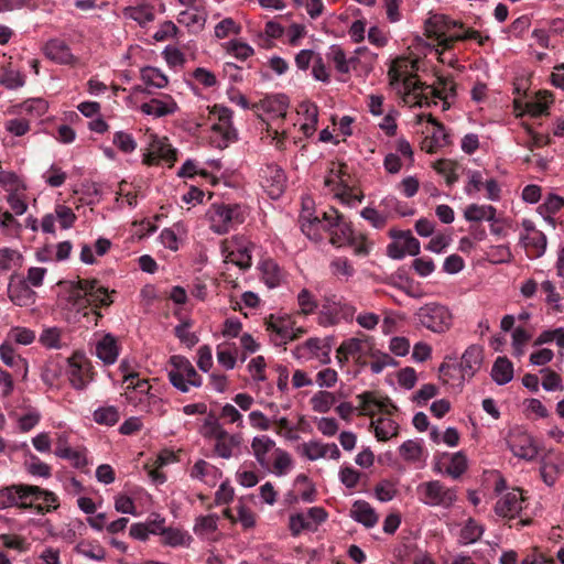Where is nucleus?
Returning a JSON list of instances; mask_svg holds the SVG:
<instances>
[{
    "label": "nucleus",
    "mask_w": 564,
    "mask_h": 564,
    "mask_svg": "<svg viewBox=\"0 0 564 564\" xmlns=\"http://www.w3.org/2000/svg\"><path fill=\"white\" fill-rule=\"evenodd\" d=\"M275 442L267 435L254 436L251 441L252 454L257 463L265 470L271 471L269 454H274Z\"/></svg>",
    "instance_id": "6ab92c4d"
},
{
    "label": "nucleus",
    "mask_w": 564,
    "mask_h": 564,
    "mask_svg": "<svg viewBox=\"0 0 564 564\" xmlns=\"http://www.w3.org/2000/svg\"><path fill=\"white\" fill-rule=\"evenodd\" d=\"M19 107L21 112H24L33 118H39L46 113L48 104L42 98H32L25 100Z\"/></svg>",
    "instance_id": "a18cd8bd"
},
{
    "label": "nucleus",
    "mask_w": 564,
    "mask_h": 564,
    "mask_svg": "<svg viewBox=\"0 0 564 564\" xmlns=\"http://www.w3.org/2000/svg\"><path fill=\"white\" fill-rule=\"evenodd\" d=\"M96 355L107 365H111L117 360L118 347L113 336L107 334L96 345Z\"/></svg>",
    "instance_id": "2f4dec72"
},
{
    "label": "nucleus",
    "mask_w": 564,
    "mask_h": 564,
    "mask_svg": "<svg viewBox=\"0 0 564 564\" xmlns=\"http://www.w3.org/2000/svg\"><path fill=\"white\" fill-rule=\"evenodd\" d=\"M335 401V395L328 391H318L311 399L313 410L318 413L328 412L334 405Z\"/></svg>",
    "instance_id": "8fccbe9b"
},
{
    "label": "nucleus",
    "mask_w": 564,
    "mask_h": 564,
    "mask_svg": "<svg viewBox=\"0 0 564 564\" xmlns=\"http://www.w3.org/2000/svg\"><path fill=\"white\" fill-rule=\"evenodd\" d=\"M523 498L519 489L503 495L495 506V512L503 518H514L522 510Z\"/></svg>",
    "instance_id": "aec40b11"
},
{
    "label": "nucleus",
    "mask_w": 564,
    "mask_h": 564,
    "mask_svg": "<svg viewBox=\"0 0 564 564\" xmlns=\"http://www.w3.org/2000/svg\"><path fill=\"white\" fill-rule=\"evenodd\" d=\"M170 365L172 368L169 370V379L173 387L181 392H188L189 387L198 388L202 386V377L187 358L172 356Z\"/></svg>",
    "instance_id": "39448f33"
},
{
    "label": "nucleus",
    "mask_w": 564,
    "mask_h": 564,
    "mask_svg": "<svg viewBox=\"0 0 564 564\" xmlns=\"http://www.w3.org/2000/svg\"><path fill=\"white\" fill-rule=\"evenodd\" d=\"M225 262L232 263L242 270L249 269L251 267L249 242L242 239L232 241L231 245L227 247Z\"/></svg>",
    "instance_id": "a211bd4d"
},
{
    "label": "nucleus",
    "mask_w": 564,
    "mask_h": 564,
    "mask_svg": "<svg viewBox=\"0 0 564 564\" xmlns=\"http://www.w3.org/2000/svg\"><path fill=\"white\" fill-rule=\"evenodd\" d=\"M76 552L85 557L102 561L106 557V551L100 545L80 542L76 545Z\"/></svg>",
    "instance_id": "4d7b16f0"
},
{
    "label": "nucleus",
    "mask_w": 564,
    "mask_h": 564,
    "mask_svg": "<svg viewBox=\"0 0 564 564\" xmlns=\"http://www.w3.org/2000/svg\"><path fill=\"white\" fill-rule=\"evenodd\" d=\"M366 338L360 337H352L347 340H344L339 347L337 348L336 352L339 354H346L350 357H355L361 354L365 345H366Z\"/></svg>",
    "instance_id": "864d4df0"
},
{
    "label": "nucleus",
    "mask_w": 564,
    "mask_h": 564,
    "mask_svg": "<svg viewBox=\"0 0 564 564\" xmlns=\"http://www.w3.org/2000/svg\"><path fill=\"white\" fill-rule=\"evenodd\" d=\"M124 382H129L127 389L131 390L126 392L127 400L133 405L143 404L147 401L148 395H153L150 393V384L145 379H139L138 372H130L124 375Z\"/></svg>",
    "instance_id": "4468645a"
},
{
    "label": "nucleus",
    "mask_w": 564,
    "mask_h": 564,
    "mask_svg": "<svg viewBox=\"0 0 564 564\" xmlns=\"http://www.w3.org/2000/svg\"><path fill=\"white\" fill-rule=\"evenodd\" d=\"M140 110L148 116L161 118L174 115L178 110V106L171 95H161L159 98L143 102Z\"/></svg>",
    "instance_id": "ddd939ff"
},
{
    "label": "nucleus",
    "mask_w": 564,
    "mask_h": 564,
    "mask_svg": "<svg viewBox=\"0 0 564 564\" xmlns=\"http://www.w3.org/2000/svg\"><path fill=\"white\" fill-rule=\"evenodd\" d=\"M214 113L218 116L220 123L215 124L213 129L221 132L226 140L235 138V131L230 126L232 111L227 107L216 105L214 106Z\"/></svg>",
    "instance_id": "4c0bfd02"
},
{
    "label": "nucleus",
    "mask_w": 564,
    "mask_h": 564,
    "mask_svg": "<svg viewBox=\"0 0 564 564\" xmlns=\"http://www.w3.org/2000/svg\"><path fill=\"white\" fill-rule=\"evenodd\" d=\"M415 62L408 58H397L391 64L388 76L390 86L410 106H431L430 95L446 100L455 95V84L446 77H438V87L425 85L415 78Z\"/></svg>",
    "instance_id": "f257e3e1"
},
{
    "label": "nucleus",
    "mask_w": 564,
    "mask_h": 564,
    "mask_svg": "<svg viewBox=\"0 0 564 564\" xmlns=\"http://www.w3.org/2000/svg\"><path fill=\"white\" fill-rule=\"evenodd\" d=\"M356 399L359 401L360 415L373 416L376 410L382 412V416L370 422V427L378 441L386 442L398 435L399 425L389 417L397 408L389 398H381L373 391H366L358 394Z\"/></svg>",
    "instance_id": "f03ea898"
},
{
    "label": "nucleus",
    "mask_w": 564,
    "mask_h": 564,
    "mask_svg": "<svg viewBox=\"0 0 564 564\" xmlns=\"http://www.w3.org/2000/svg\"><path fill=\"white\" fill-rule=\"evenodd\" d=\"M484 533V527L469 518L460 530L459 542L464 545L476 543Z\"/></svg>",
    "instance_id": "37998d69"
},
{
    "label": "nucleus",
    "mask_w": 564,
    "mask_h": 564,
    "mask_svg": "<svg viewBox=\"0 0 564 564\" xmlns=\"http://www.w3.org/2000/svg\"><path fill=\"white\" fill-rule=\"evenodd\" d=\"M37 491L30 492V500H33V506L30 508L34 510L39 514H45L52 510L58 508V499L57 496L48 490L42 489L37 486H33Z\"/></svg>",
    "instance_id": "5701e85b"
},
{
    "label": "nucleus",
    "mask_w": 564,
    "mask_h": 564,
    "mask_svg": "<svg viewBox=\"0 0 564 564\" xmlns=\"http://www.w3.org/2000/svg\"><path fill=\"white\" fill-rule=\"evenodd\" d=\"M350 517L366 528H373L379 520L375 509L365 500H357L354 502L350 509Z\"/></svg>",
    "instance_id": "393cba45"
},
{
    "label": "nucleus",
    "mask_w": 564,
    "mask_h": 564,
    "mask_svg": "<svg viewBox=\"0 0 564 564\" xmlns=\"http://www.w3.org/2000/svg\"><path fill=\"white\" fill-rule=\"evenodd\" d=\"M519 242L530 257L540 258L546 250L547 239L542 231H539L532 235H520Z\"/></svg>",
    "instance_id": "bb28decb"
},
{
    "label": "nucleus",
    "mask_w": 564,
    "mask_h": 564,
    "mask_svg": "<svg viewBox=\"0 0 564 564\" xmlns=\"http://www.w3.org/2000/svg\"><path fill=\"white\" fill-rule=\"evenodd\" d=\"M160 160L173 163L176 160L175 150L166 142V139L153 137L143 162L148 165L156 164Z\"/></svg>",
    "instance_id": "2eb2a0df"
},
{
    "label": "nucleus",
    "mask_w": 564,
    "mask_h": 564,
    "mask_svg": "<svg viewBox=\"0 0 564 564\" xmlns=\"http://www.w3.org/2000/svg\"><path fill=\"white\" fill-rule=\"evenodd\" d=\"M441 378L445 383H451L452 386L460 387L464 382H459V366L451 365L447 361H444L440 367Z\"/></svg>",
    "instance_id": "5fc2aeb1"
},
{
    "label": "nucleus",
    "mask_w": 564,
    "mask_h": 564,
    "mask_svg": "<svg viewBox=\"0 0 564 564\" xmlns=\"http://www.w3.org/2000/svg\"><path fill=\"white\" fill-rule=\"evenodd\" d=\"M142 80L156 88H164L169 84L167 76L155 67H144L141 70Z\"/></svg>",
    "instance_id": "de8ad7c7"
},
{
    "label": "nucleus",
    "mask_w": 564,
    "mask_h": 564,
    "mask_svg": "<svg viewBox=\"0 0 564 564\" xmlns=\"http://www.w3.org/2000/svg\"><path fill=\"white\" fill-rule=\"evenodd\" d=\"M227 51L241 61L247 59L253 54V48L250 45L239 41H230L227 44Z\"/></svg>",
    "instance_id": "69168bd1"
},
{
    "label": "nucleus",
    "mask_w": 564,
    "mask_h": 564,
    "mask_svg": "<svg viewBox=\"0 0 564 564\" xmlns=\"http://www.w3.org/2000/svg\"><path fill=\"white\" fill-rule=\"evenodd\" d=\"M346 167L347 166L345 164H340L338 167V171L335 172L334 170H332L330 172L336 174V177H338L339 182H340V184H339L340 189H337L335 192V196L338 197L343 203L351 205V203L354 200L361 202L364 198V195L352 194L350 187L348 185L344 184V180H343L341 175L346 174V172H345Z\"/></svg>",
    "instance_id": "79ce46f5"
},
{
    "label": "nucleus",
    "mask_w": 564,
    "mask_h": 564,
    "mask_svg": "<svg viewBox=\"0 0 564 564\" xmlns=\"http://www.w3.org/2000/svg\"><path fill=\"white\" fill-rule=\"evenodd\" d=\"M400 455L405 460L416 462L422 455V447L414 441H406L400 446Z\"/></svg>",
    "instance_id": "e2e57ef3"
},
{
    "label": "nucleus",
    "mask_w": 564,
    "mask_h": 564,
    "mask_svg": "<svg viewBox=\"0 0 564 564\" xmlns=\"http://www.w3.org/2000/svg\"><path fill=\"white\" fill-rule=\"evenodd\" d=\"M262 280L268 288L273 289L280 285L283 273L279 265L272 260H264L261 263Z\"/></svg>",
    "instance_id": "ea45409f"
},
{
    "label": "nucleus",
    "mask_w": 564,
    "mask_h": 564,
    "mask_svg": "<svg viewBox=\"0 0 564 564\" xmlns=\"http://www.w3.org/2000/svg\"><path fill=\"white\" fill-rule=\"evenodd\" d=\"M321 228L329 234V241L335 247L354 243L351 224L347 221L344 216L333 207L323 212Z\"/></svg>",
    "instance_id": "423d86ee"
},
{
    "label": "nucleus",
    "mask_w": 564,
    "mask_h": 564,
    "mask_svg": "<svg viewBox=\"0 0 564 564\" xmlns=\"http://www.w3.org/2000/svg\"><path fill=\"white\" fill-rule=\"evenodd\" d=\"M140 405L142 411L156 414L159 416H162L166 413L163 400L154 394L148 395L147 401Z\"/></svg>",
    "instance_id": "0e129e2a"
},
{
    "label": "nucleus",
    "mask_w": 564,
    "mask_h": 564,
    "mask_svg": "<svg viewBox=\"0 0 564 564\" xmlns=\"http://www.w3.org/2000/svg\"><path fill=\"white\" fill-rule=\"evenodd\" d=\"M44 53L47 58L59 64H73L75 62L68 45L57 39L51 40L45 44Z\"/></svg>",
    "instance_id": "a878e982"
},
{
    "label": "nucleus",
    "mask_w": 564,
    "mask_h": 564,
    "mask_svg": "<svg viewBox=\"0 0 564 564\" xmlns=\"http://www.w3.org/2000/svg\"><path fill=\"white\" fill-rule=\"evenodd\" d=\"M37 491L33 485H12L0 489V510L18 507L20 509H29L33 506L30 500V492Z\"/></svg>",
    "instance_id": "9d476101"
},
{
    "label": "nucleus",
    "mask_w": 564,
    "mask_h": 564,
    "mask_svg": "<svg viewBox=\"0 0 564 564\" xmlns=\"http://www.w3.org/2000/svg\"><path fill=\"white\" fill-rule=\"evenodd\" d=\"M488 39V36H486L485 39L481 37L478 31L470 29H467L462 33H455L449 36L442 32L436 36L437 45L442 47V52L440 54H443L444 51L449 50L456 41L477 40L478 43L482 45L484 42Z\"/></svg>",
    "instance_id": "c85d7f7f"
},
{
    "label": "nucleus",
    "mask_w": 564,
    "mask_h": 564,
    "mask_svg": "<svg viewBox=\"0 0 564 564\" xmlns=\"http://www.w3.org/2000/svg\"><path fill=\"white\" fill-rule=\"evenodd\" d=\"M208 218L212 230L223 235L242 224L245 215L240 205L213 204L208 212Z\"/></svg>",
    "instance_id": "20e7f679"
},
{
    "label": "nucleus",
    "mask_w": 564,
    "mask_h": 564,
    "mask_svg": "<svg viewBox=\"0 0 564 564\" xmlns=\"http://www.w3.org/2000/svg\"><path fill=\"white\" fill-rule=\"evenodd\" d=\"M217 516L208 514L197 518L194 525V532L203 538H208L217 530Z\"/></svg>",
    "instance_id": "09e8293b"
},
{
    "label": "nucleus",
    "mask_w": 564,
    "mask_h": 564,
    "mask_svg": "<svg viewBox=\"0 0 564 564\" xmlns=\"http://www.w3.org/2000/svg\"><path fill=\"white\" fill-rule=\"evenodd\" d=\"M230 33L239 34L240 33V26L236 24V22L231 18H226L221 20L216 26H215V35L218 39H225Z\"/></svg>",
    "instance_id": "338daca9"
},
{
    "label": "nucleus",
    "mask_w": 564,
    "mask_h": 564,
    "mask_svg": "<svg viewBox=\"0 0 564 564\" xmlns=\"http://www.w3.org/2000/svg\"><path fill=\"white\" fill-rule=\"evenodd\" d=\"M273 456V469L271 470L278 476L285 475L292 466V458L290 454L284 449L278 447L274 449Z\"/></svg>",
    "instance_id": "3c124183"
},
{
    "label": "nucleus",
    "mask_w": 564,
    "mask_h": 564,
    "mask_svg": "<svg viewBox=\"0 0 564 564\" xmlns=\"http://www.w3.org/2000/svg\"><path fill=\"white\" fill-rule=\"evenodd\" d=\"M416 492L419 500L431 507L449 508L457 499L455 489L445 487L438 480L420 484Z\"/></svg>",
    "instance_id": "0eeeda50"
},
{
    "label": "nucleus",
    "mask_w": 564,
    "mask_h": 564,
    "mask_svg": "<svg viewBox=\"0 0 564 564\" xmlns=\"http://www.w3.org/2000/svg\"><path fill=\"white\" fill-rule=\"evenodd\" d=\"M301 454L310 460L328 457L337 460L340 457V451L336 444H324L318 441L303 443L300 447Z\"/></svg>",
    "instance_id": "dca6fc26"
},
{
    "label": "nucleus",
    "mask_w": 564,
    "mask_h": 564,
    "mask_svg": "<svg viewBox=\"0 0 564 564\" xmlns=\"http://www.w3.org/2000/svg\"><path fill=\"white\" fill-rule=\"evenodd\" d=\"M123 15L138 22L140 25H144L154 20L153 7L150 4L127 7L123 10Z\"/></svg>",
    "instance_id": "58836bf2"
},
{
    "label": "nucleus",
    "mask_w": 564,
    "mask_h": 564,
    "mask_svg": "<svg viewBox=\"0 0 564 564\" xmlns=\"http://www.w3.org/2000/svg\"><path fill=\"white\" fill-rule=\"evenodd\" d=\"M496 208L491 205L470 204L464 210L467 221H496Z\"/></svg>",
    "instance_id": "473e14b6"
},
{
    "label": "nucleus",
    "mask_w": 564,
    "mask_h": 564,
    "mask_svg": "<svg viewBox=\"0 0 564 564\" xmlns=\"http://www.w3.org/2000/svg\"><path fill=\"white\" fill-rule=\"evenodd\" d=\"M415 318L421 326L437 334L447 332L453 325L451 310L437 302H431L421 306L415 312Z\"/></svg>",
    "instance_id": "7ed1b4c3"
},
{
    "label": "nucleus",
    "mask_w": 564,
    "mask_h": 564,
    "mask_svg": "<svg viewBox=\"0 0 564 564\" xmlns=\"http://www.w3.org/2000/svg\"><path fill=\"white\" fill-rule=\"evenodd\" d=\"M242 442L241 434H229L225 431L221 436L215 440V453L225 459L232 456V451L239 447Z\"/></svg>",
    "instance_id": "c756f323"
},
{
    "label": "nucleus",
    "mask_w": 564,
    "mask_h": 564,
    "mask_svg": "<svg viewBox=\"0 0 564 564\" xmlns=\"http://www.w3.org/2000/svg\"><path fill=\"white\" fill-rule=\"evenodd\" d=\"M39 341L47 349H61L63 347L62 330L57 327H47L42 330Z\"/></svg>",
    "instance_id": "c03bdc74"
},
{
    "label": "nucleus",
    "mask_w": 564,
    "mask_h": 564,
    "mask_svg": "<svg viewBox=\"0 0 564 564\" xmlns=\"http://www.w3.org/2000/svg\"><path fill=\"white\" fill-rule=\"evenodd\" d=\"M427 121L434 126V131L432 132L431 144L426 147V151L429 153H433L435 148L448 145L451 143V139L445 130V127L432 115H427Z\"/></svg>",
    "instance_id": "c9c22d12"
},
{
    "label": "nucleus",
    "mask_w": 564,
    "mask_h": 564,
    "mask_svg": "<svg viewBox=\"0 0 564 564\" xmlns=\"http://www.w3.org/2000/svg\"><path fill=\"white\" fill-rule=\"evenodd\" d=\"M0 358L1 360L11 368H18L22 378L25 379L28 376V362L21 356L15 355L14 349L11 345L3 343L0 345Z\"/></svg>",
    "instance_id": "72a5a7b5"
},
{
    "label": "nucleus",
    "mask_w": 564,
    "mask_h": 564,
    "mask_svg": "<svg viewBox=\"0 0 564 564\" xmlns=\"http://www.w3.org/2000/svg\"><path fill=\"white\" fill-rule=\"evenodd\" d=\"M538 97H539L538 100L530 101L527 104L528 111L532 116L543 115L547 108L549 102L552 101V99H551L552 95H551V93H547V91L539 93Z\"/></svg>",
    "instance_id": "052dcab7"
},
{
    "label": "nucleus",
    "mask_w": 564,
    "mask_h": 564,
    "mask_svg": "<svg viewBox=\"0 0 564 564\" xmlns=\"http://www.w3.org/2000/svg\"><path fill=\"white\" fill-rule=\"evenodd\" d=\"M68 379L75 389H84L88 382V366L83 355L68 358Z\"/></svg>",
    "instance_id": "412c9836"
},
{
    "label": "nucleus",
    "mask_w": 564,
    "mask_h": 564,
    "mask_svg": "<svg viewBox=\"0 0 564 564\" xmlns=\"http://www.w3.org/2000/svg\"><path fill=\"white\" fill-rule=\"evenodd\" d=\"M8 295L15 305L26 306L34 302L35 292L31 290L25 279L12 274L8 286Z\"/></svg>",
    "instance_id": "f8f14e48"
},
{
    "label": "nucleus",
    "mask_w": 564,
    "mask_h": 564,
    "mask_svg": "<svg viewBox=\"0 0 564 564\" xmlns=\"http://www.w3.org/2000/svg\"><path fill=\"white\" fill-rule=\"evenodd\" d=\"M330 269L334 275L349 278L355 270L346 258H336L330 262Z\"/></svg>",
    "instance_id": "774afa93"
},
{
    "label": "nucleus",
    "mask_w": 564,
    "mask_h": 564,
    "mask_svg": "<svg viewBox=\"0 0 564 564\" xmlns=\"http://www.w3.org/2000/svg\"><path fill=\"white\" fill-rule=\"evenodd\" d=\"M329 312L334 314V317L330 319V324H336L340 318L351 319L356 308L351 304L339 300L336 307L329 308Z\"/></svg>",
    "instance_id": "13d9d810"
},
{
    "label": "nucleus",
    "mask_w": 564,
    "mask_h": 564,
    "mask_svg": "<svg viewBox=\"0 0 564 564\" xmlns=\"http://www.w3.org/2000/svg\"><path fill=\"white\" fill-rule=\"evenodd\" d=\"M73 296L76 300H85L94 308L101 306H109L112 303L108 290L99 284L95 279L93 280H78L74 285ZM97 317L101 314L94 310Z\"/></svg>",
    "instance_id": "6e6552de"
},
{
    "label": "nucleus",
    "mask_w": 564,
    "mask_h": 564,
    "mask_svg": "<svg viewBox=\"0 0 564 564\" xmlns=\"http://www.w3.org/2000/svg\"><path fill=\"white\" fill-rule=\"evenodd\" d=\"M482 348L477 345L469 346L460 358L459 366V382L470 379L480 369L482 364Z\"/></svg>",
    "instance_id": "9b49d317"
},
{
    "label": "nucleus",
    "mask_w": 564,
    "mask_h": 564,
    "mask_svg": "<svg viewBox=\"0 0 564 564\" xmlns=\"http://www.w3.org/2000/svg\"><path fill=\"white\" fill-rule=\"evenodd\" d=\"M391 238L398 240L404 253L417 256L420 253V241L412 235L410 230H390Z\"/></svg>",
    "instance_id": "e433bc0d"
},
{
    "label": "nucleus",
    "mask_w": 564,
    "mask_h": 564,
    "mask_svg": "<svg viewBox=\"0 0 564 564\" xmlns=\"http://www.w3.org/2000/svg\"><path fill=\"white\" fill-rule=\"evenodd\" d=\"M55 455L68 459L75 467H83L87 464L84 454L80 451L74 449L67 445L65 435H59L56 443Z\"/></svg>",
    "instance_id": "7c9ffc66"
},
{
    "label": "nucleus",
    "mask_w": 564,
    "mask_h": 564,
    "mask_svg": "<svg viewBox=\"0 0 564 564\" xmlns=\"http://www.w3.org/2000/svg\"><path fill=\"white\" fill-rule=\"evenodd\" d=\"M119 412L115 406L99 408L94 412L95 422L108 426L115 425L119 421Z\"/></svg>",
    "instance_id": "603ef678"
},
{
    "label": "nucleus",
    "mask_w": 564,
    "mask_h": 564,
    "mask_svg": "<svg viewBox=\"0 0 564 564\" xmlns=\"http://www.w3.org/2000/svg\"><path fill=\"white\" fill-rule=\"evenodd\" d=\"M491 377L499 386L510 382L513 378V366L507 357H498L491 369Z\"/></svg>",
    "instance_id": "f704fd0d"
},
{
    "label": "nucleus",
    "mask_w": 564,
    "mask_h": 564,
    "mask_svg": "<svg viewBox=\"0 0 564 564\" xmlns=\"http://www.w3.org/2000/svg\"><path fill=\"white\" fill-rule=\"evenodd\" d=\"M261 177L263 180L262 185L271 197L276 198L282 194L285 186V175L279 166H267L262 170Z\"/></svg>",
    "instance_id": "4be33fe9"
},
{
    "label": "nucleus",
    "mask_w": 564,
    "mask_h": 564,
    "mask_svg": "<svg viewBox=\"0 0 564 564\" xmlns=\"http://www.w3.org/2000/svg\"><path fill=\"white\" fill-rule=\"evenodd\" d=\"M254 107L267 115L268 120L284 119L289 108V100L284 95H274L265 97Z\"/></svg>",
    "instance_id": "f3484780"
},
{
    "label": "nucleus",
    "mask_w": 564,
    "mask_h": 564,
    "mask_svg": "<svg viewBox=\"0 0 564 564\" xmlns=\"http://www.w3.org/2000/svg\"><path fill=\"white\" fill-rule=\"evenodd\" d=\"M264 324L270 334L271 341L276 346L285 345L304 333L301 327H294V322L290 316L270 315L265 318Z\"/></svg>",
    "instance_id": "1a4fd4ad"
},
{
    "label": "nucleus",
    "mask_w": 564,
    "mask_h": 564,
    "mask_svg": "<svg viewBox=\"0 0 564 564\" xmlns=\"http://www.w3.org/2000/svg\"><path fill=\"white\" fill-rule=\"evenodd\" d=\"M328 56L334 62L335 67L339 73L346 74L349 72V63L352 59L348 61L345 52L339 46H333Z\"/></svg>",
    "instance_id": "680f3d73"
},
{
    "label": "nucleus",
    "mask_w": 564,
    "mask_h": 564,
    "mask_svg": "<svg viewBox=\"0 0 564 564\" xmlns=\"http://www.w3.org/2000/svg\"><path fill=\"white\" fill-rule=\"evenodd\" d=\"M225 431L226 430L220 425L217 417L213 413H209L207 415V417L205 419V421L199 430L200 434L205 438H209V440H214V441L216 438H218L219 436H221V434Z\"/></svg>",
    "instance_id": "49530a36"
},
{
    "label": "nucleus",
    "mask_w": 564,
    "mask_h": 564,
    "mask_svg": "<svg viewBox=\"0 0 564 564\" xmlns=\"http://www.w3.org/2000/svg\"><path fill=\"white\" fill-rule=\"evenodd\" d=\"M6 130L14 137H22L30 131V122L25 118H13L4 123Z\"/></svg>",
    "instance_id": "bf43d9fd"
},
{
    "label": "nucleus",
    "mask_w": 564,
    "mask_h": 564,
    "mask_svg": "<svg viewBox=\"0 0 564 564\" xmlns=\"http://www.w3.org/2000/svg\"><path fill=\"white\" fill-rule=\"evenodd\" d=\"M467 468V459L466 456L458 452L454 454L451 458L448 466L446 467V473L452 476L454 479H457L465 473Z\"/></svg>",
    "instance_id": "6e6d98bb"
},
{
    "label": "nucleus",
    "mask_w": 564,
    "mask_h": 564,
    "mask_svg": "<svg viewBox=\"0 0 564 564\" xmlns=\"http://www.w3.org/2000/svg\"><path fill=\"white\" fill-rule=\"evenodd\" d=\"M512 453L523 459L532 460L538 455V447L529 435H519L510 442Z\"/></svg>",
    "instance_id": "cd10ccee"
},
{
    "label": "nucleus",
    "mask_w": 564,
    "mask_h": 564,
    "mask_svg": "<svg viewBox=\"0 0 564 564\" xmlns=\"http://www.w3.org/2000/svg\"><path fill=\"white\" fill-rule=\"evenodd\" d=\"M310 200L303 203V213L301 215V230L310 239L319 241L322 239L321 226L323 220L322 216H313L308 208Z\"/></svg>",
    "instance_id": "b1692460"
},
{
    "label": "nucleus",
    "mask_w": 564,
    "mask_h": 564,
    "mask_svg": "<svg viewBox=\"0 0 564 564\" xmlns=\"http://www.w3.org/2000/svg\"><path fill=\"white\" fill-rule=\"evenodd\" d=\"M178 23L192 28H203L206 21V14L199 10L197 4L182 11L177 18Z\"/></svg>",
    "instance_id": "a19ab883"
}]
</instances>
